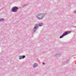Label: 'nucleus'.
Instances as JSON below:
<instances>
[{"mask_svg": "<svg viewBox=\"0 0 76 76\" xmlns=\"http://www.w3.org/2000/svg\"><path fill=\"white\" fill-rule=\"evenodd\" d=\"M73 12L74 13H76V11H74Z\"/></svg>", "mask_w": 76, "mask_h": 76, "instance_id": "10", "label": "nucleus"}, {"mask_svg": "<svg viewBox=\"0 0 76 76\" xmlns=\"http://www.w3.org/2000/svg\"><path fill=\"white\" fill-rule=\"evenodd\" d=\"M70 32H66L65 33H64L61 36L59 37V38H63V37H64V36H66V35H68L69 34H70Z\"/></svg>", "mask_w": 76, "mask_h": 76, "instance_id": "4", "label": "nucleus"}, {"mask_svg": "<svg viewBox=\"0 0 76 76\" xmlns=\"http://www.w3.org/2000/svg\"><path fill=\"white\" fill-rule=\"evenodd\" d=\"M33 67V68H35V67H38V64L37 63H35L34 64Z\"/></svg>", "mask_w": 76, "mask_h": 76, "instance_id": "7", "label": "nucleus"}, {"mask_svg": "<svg viewBox=\"0 0 76 76\" xmlns=\"http://www.w3.org/2000/svg\"><path fill=\"white\" fill-rule=\"evenodd\" d=\"M45 16V14L43 13H38L36 16L37 19L39 20H42Z\"/></svg>", "mask_w": 76, "mask_h": 76, "instance_id": "1", "label": "nucleus"}, {"mask_svg": "<svg viewBox=\"0 0 76 76\" xmlns=\"http://www.w3.org/2000/svg\"><path fill=\"white\" fill-rule=\"evenodd\" d=\"M24 58H25V56L24 55L23 56H19V59L21 60V59H23Z\"/></svg>", "mask_w": 76, "mask_h": 76, "instance_id": "6", "label": "nucleus"}, {"mask_svg": "<svg viewBox=\"0 0 76 76\" xmlns=\"http://www.w3.org/2000/svg\"><path fill=\"white\" fill-rule=\"evenodd\" d=\"M66 59H67V60L66 61V63H68L69 61V59H67V58H66Z\"/></svg>", "mask_w": 76, "mask_h": 76, "instance_id": "8", "label": "nucleus"}, {"mask_svg": "<svg viewBox=\"0 0 76 76\" xmlns=\"http://www.w3.org/2000/svg\"><path fill=\"white\" fill-rule=\"evenodd\" d=\"M4 20V18H0V22H1V21H3Z\"/></svg>", "mask_w": 76, "mask_h": 76, "instance_id": "9", "label": "nucleus"}, {"mask_svg": "<svg viewBox=\"0 0 76 76\" xmlns=\"http://www.w3.org/2000/svg\"><path fill=\"white\" fill-rule=\"evenodd\" d=\"M18 9H19V7L15 6L12 8L11 11L12 12H16L18 10Z\"/></svg>", "mask_w": 76, "mask_h": 76, "instance_id": "3", "label": "nucleus"}, {"mask_svg": "<svg viewBox=\"0 0 76 76\" xmlns=\"http://www.w3.org/2000/svg\"><path fill=\"white\" fill-rule=\"evenodd\" d=\"M43 25V23H39V24H36L35 25V26L34 29L33 30V32H35L36 31H37V28H38V26H42Z\"/></svg>", "mask_w": 76, "mask_h": 76, "instance_id": "2", "label": "nucleus"}, {"mask_svg": "<svg viewBox=\"0 0 76 76\" xmlns=\"http://www.w3.org/2000/svg\"><path fill=\"white\" fill-rule=\"evenodd\" d=\"M61 56V53H59L57 54H56L55 55V56L56 57H60Z\"/></svg>", "mask_w": 76, "mask_h": 76, "instance_id": "5", "label": "nucleus"}, {"mask_svg": "<svg viewBox=\"0 0 76 76\" xmlns=\"http://www.w3.org/2000/svg\"><path fill=\"white\" fill-rule=\"evenodd\" d=\"M62 64H63V65H65V62H63Z\"/></svg>", "mask_w": 76, "mask_h": 76, "instance_id": "11", "label": "nucleus"}, {"mask_svg": "<svg viewBox=\"0 0 76 76\" xmlns=\"http://www.w3.org/2000/svg\"><path fill=\"white\" fill-rule=\"evenodd\" d=\"M25 6H26V5H25Z\"/></svg>", "mask_w": 76, "mask_h": 76, "instance_id": "13", "label": "nucleus"}, {"mask_svg": "<svg viewBox=\"0 0 76 76\" xmlns=\"http://www.w3.org/2000/svg\"><path fill=\"white\" fill-rule=\"evenodd\" d=\"M42 64H43V65H44V64H45V63H42Z\"/></svg>", "mask_w": 76, "mask_h": 76, "instance_id": "12", "label": "nucleus"}]
</instances>
